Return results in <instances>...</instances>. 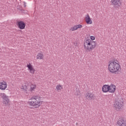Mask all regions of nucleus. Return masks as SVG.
Masks as SVG:
<instances>
[{"mask_svg": "<svg viewBox=\"0 0 126 126\" xmlns=\"http://www.w3.org/2000/svg\"><path fill=\"white\" fill-rule=\"evenodd\" d=\"M116 62L118 61L116 60L110 61L109 62L108 64L109 71L111 72V73H114L115 74H117V72H118V71L120 69V64Z\"/></svg>", "mask_w": 126, "mask_h": 126, "instance_id": "f257e3e1", "label": "nucleus"}, {"mask_svg": "<svg viewBox=\"0 0 126 126\" xmlns=\"http://www.w3.org/2000/svg\"><path fill=\"white\" fill-rule=\"evenodd\" d=\"M84 47L86 52H91L96 48V42L90 39H86L84 43Z\"/></svg>", "mask_w": 126, "mask_h": 126, "instance_id": "f03ea898", "label": "nucleus"}, {"mask_svg": "<svg viewBox=\"0 0 126 126\" xmlns=\"http://www.w3.org/2000/svg\"><path fill=\"white\" fill-rule=\"evenodd\" d=\"M41 98L39 96H34L31 98V100H33L31 101H29L28 104L30 106H33L35 108H39L43 103V101L40 100Z\"/></svg>", "mask_w": 126, "mask_h": 126, "instance_id": "7ed1b4c3", "label": "nucleus"}, {"mask_svg": "<svg viewBox=\"0 0 126 126\" xmlns=\"http://www.w3.org/2000/svg\"><path fill=\"white\" fill-rule=\"evenodd\" d=\"M114 110L119 112L122 111L124 109V102L121 101V100L117 99L114 104Z\"/></svg>", "mask_w": 126, "mask_h": 126, "instance_id": "20e7f679", "label": "nucleus"}, {"mask_svg": "<svg viewBox=\"0 0 126 126\" xmlns=\"http://www.w3.org/2000/svg\"><path fill=\"white\" fill-rule=\"evenodd\" d=\"M0 95L2 99H3V104H4L5 107L9 106V99H8V96L5 95L4 93H1Z\"/></svg>", "mask_w": 126, "mask_h": 126, "instance_id": "39448f33", "label": "nucleus"}, {"mask_svg": "<svg viewBox=\"0 0 126 126\" xmlns=\"http://www.w3.org/2000/svg\"><path fill=\"white\" fill-rule=\"evenodd\" d=\"M117 126H126V120L123 117L119 118L118 120L116 122Z\"/></svg>", "mask_w": 126, "mask_h": 126, "instance_id": "423d86ee", "label": "nucleus"}, {"mask_svg": "<svg viewBox=\"0 0 126 126\" xmlns=\"http://www.w3.org/2000/svg\"><path fill=\"white\" fill-rule=\"evenodd\" d=\"M111 2L114 7H119L122 5V2H121V0H112Z\"/></svg>", "mask_w": 126, "mask_h": 126, "instance_id": "0eeeda50", "label": "nucleus"}, {"mask_svg": "<svg viewBox=\"0 0 126 126\" xmlns=\"http://www.w3.org/2000/svg\"><path fill=\"white\" fill-rule=\"evenodd\" d=\"M17 25L18 28H19V29H21V30L25 29V26H26V24H25V23L22 21L17 22Z\"/></svg>", "mask_w": 126, "mask_h": 126, "instance_id": "6e6552de", "label": "nucleus"}, {"mask_svg": "<svg viewBox=\"0 0 126 126\" xmlns=\"http://www.w3.org/2000/svg\"><path fill=\"white\" fill-rule=\"evenodd\" d=\"M86 98L87 100H94L95 99V96H94V94L87 93L86 94Z\"/></svg>", "mask_w": 126, "mask_h": 126, "instance_id": "1a4fd4ad", "label": "nucleus"}, {"mask_svg": "<svg viewBox=\"0 0 126 126\" xmlns=\"http://www.w3.org/2000/svg\"><path fill=\"white\" fill-rule=\"evenodd\" d=\"M116 91V86L114 84H111L109 86L108 92L110 93H115Z\"/></svg>", "mask_w": 126, "mask_h": 126, "instance_id": "9d476101", "label": "nucleus"}, {"mask_svg": "<svg viewBox=\"0 0 126 126\" xmlns=\"http://www.w3.org/2000/svg\"><path fill=\"white\" fill-rule=\"evenodd\" d=\"M6 87H7V84H6V82H0V89L1 90H5L6 89Z\"/></svg>", "mask_w": 126, "mask_h": 126, "instance_id": "9b49d317", "label": "nucleus"}, {"mask_svg": "<svg viewBox=\"0 0 126 126\" xmlns=\"http://www.w3.org/2000/svg\"><path fill=\"white\" fill-rule=\"evenodd\" d=\"M27 66L28 68H29V70L30 71L31 73H32V74L35 73V70L34 69V68H33L32 65H31V63H30L29 64H27Z\"/></svg>", "mask_w": 126, "mask_h": 126, "instance_id": "f8f14e48", "label": "nucleus"}, {"mask_svg": "<svg viewBox=\"0 0 126 126\" xmlns=\"http://www.w3.org/2000/svg\"><path fill=\"white\" fill-rule=\"evenodd\" d=\"M102 91L104 93L109 92V85H105L102 87Z\"/></svg>", "mask_w": 126, "mask_h": 126, "instance_id": "ddd939ff", "label": "nucleus"}, {"mask_svg": "<svg viewBox=\"0 0 126 126\" xmlns=\"http://www.w3.org/2000/svg\"><path fill=\"white\" fill-rule=\"evenodd\" d=\"M86 22L87 24H92V21L88 14H87V17H86Z\"/></svg>", "mask_w": 126, "mask_h": 126, "instance_id": "4468645a", "label": "nucleus"}, {"mask_svg": "<svg viewBox=\"0 0 126 126\" xmlns=\"http://www.w3.org/2000/svg\"><path fill=\"white\" fill-rule=\"evenodd\" d=\"M37 60H43L44 59V54L43 53H38L36 56Z\"/></svg>", "mask_w": 126, "mask_h": 126, "instance_id": "2eb2a0df", "label": "nucleus"}, {"mask_svg": "<svg viewBox=\"0 0 126 126\" xmlns=\"http://www.w3.org/2000/svg\"><path fill=\"white\" fill-rule=\"evenodd\" d=\"M56 89L57 90L58 92H60V91L63 89V86L60 85H57L56 87Z\"/></svg>", "mask_w": 126, "mask_h": 126, "instance_id": "dca6fc26", "label": "nucleus"}, {"mask_svg": "<svg viewBox=\"0 0 126 126\" xmlns=\"http://www.w3.org/2000/svg\"><path fill=\"white\" fill-rule=\"evenodd\" d=\"M21 89H22V90H23V91H27V86L26 85H24V86H22L21 88Z\"/></svg>", "mask_w": 126, "mask_h": 126, "instance_id": "f3484780", "label": "nucleus"}, {"mask_svg": "<svg viewBox=\"0 0 126 126\" xmlns=\"http://www.w3.org/2000/svg\"><path fill=\"white\" fill-rule=\"evenodd\" d=\"M36 88V85H31V91L32 92Z\"/></svg>", "mask_w": 126, "mask_h": 126, "instance_id": "a211bd4d", "label": "nucleus"}, {"mask_svg": "<svg viewBox=\"0 0 126 126\" xmlns=\"http://www.w3.org/2000/svg\"><path fill=\"white\" fill-rule=\"evenodd\" d=\"M76 28H77L76 26H74V27L71 28L70 30H71L72 31H75V30H77V29Z\"/></svg>", "mask_w": 126, "mask_h": 126, "instance_id": "6ab92c4d", "label": "nucleus"}, {"mask_svg": "<svg viewBox=\"0 0 126 126\" xmlns=\"http://www.w3.org/2000/svg\"><path fill=\"white\" fill-rule=\"evenodd\" d=\"M76 28L77 29H78V28H81V27H82V25H76Z\"/></svg>", "mask_w": 126, "mask_h": 126, "instance_id": "aec40b11", "label": "nucleus"}, {"mask_svg": "<svg viewBox=\"0 0 126 126\" xmlns=\"http://www.w3.org/2000/svg\"><path fill=\"white\" fill-rule=\"evenodd\" d=\"M90 38H91V40H92L93 41V40H95V37H94V36H91Z\"/></svg>", "mask_w": 126, "mask_h": 126, "instance_id": "412c9836", "label": "nucleus"}, {"mask_svg": "<svg viewBox=\"0 0 126 126\" xmlns=\"http://www.w3.org/2000/svg\"><path fill=\"white\" fill-rule=\"evenodd\" d=\"M23 2H24V5L25 7H26V2L25 1H24Z\"/></svg>", "mask_w": 126, "mask_h": 126, "instance_id": "4be33fe9", "label": "nucleus"}]
</instances>
